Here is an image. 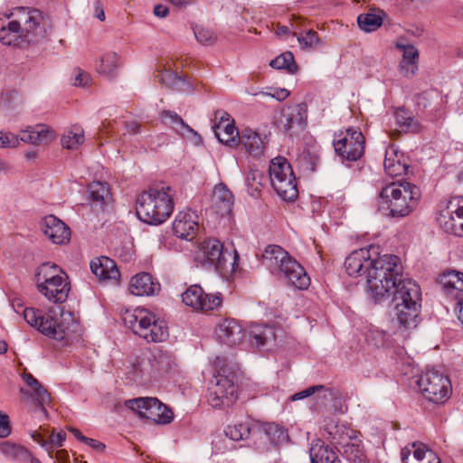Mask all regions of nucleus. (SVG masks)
Masks as SVG:
<instances>
[{
    "label": "nucleus",
    "instance_id": "1",
    "mask_svg": "<svg viewBox=\"0 0 463 463\" xmlns=\"http://www.w3.org/2000/svg\"><path fill=\"white\" fill-rule=\"evenodd\" d=\"M350 277H364L368 291L376 301L389 298L401 276L402 264L394 255H380L374 246L351 252L345 261Z\"/></svg>",
    "mask_w": 463,
    "mask_h": 463
},
{
    "label": "nucleus",
    "instance_id": "2",
    "mask_svg": "<svg viewBox=\"0 0 463 463\" xmlns=\"http://www.w3.org/2000/svg\"><path fill=\"white\" fill-rule=\"evenodd\" d=\"M24 320L43 335L69 345L80 336V325L73 313L62 308H52L45 314L33 307L24 310Z\"/></svg>",
    "mask_w": 463,
    "mask_h": 463
},
{
    "label": "nucleus",
    "instance_id": "3",
    "mask_svg": "<svg viewBox=\"0 0 463 463\" xmlns=\"http://www.w3.org/2000/svg\"><path fill=\"white\" fill-rule=\"evenodd\" d=\"M173 192L170 186L161 185L143 192L137 202L138 218L148 224H161L174 211Z\"/></svg>",
    "mask_w": 463,
    "mask_h": 463
},
{
    "label": "nucleus",
    "instance_id": "4",
    "mask_svg": "<svg viewBox=\"0 0 463 463\" xmlns=\"http://www.w3.org/2000/svg\"><path fill=\"white\" fill-rule=\"evenodd\" d=\"M263 264L275 276H283L287 282L298 289H307L310 279L304 268L280 246H268L262 255Z\"/></svg>",
    "mask_w": 463,
    "mask_h": 463
},
{
    "label": "nucleus",
    "instance_id": "5",
    "mask_svg": "<svg viewBox=\"0 0 463 463\" xmlns=\"http://www.w3.org/2000/svg\"><path fill=\"white\" fill-rule=\"evenodd\" d=\"M122 320L135 335L147 342H163L168 337L165 321L146 308L127 309L122 313Z\"/></svg>",
    "mask_w": 463,
    "mask_h": 463
},
{
    "label": "nucleus",
    "instance_id": "6",
    "mask_svg": "<svg viewBox=\"0 0 463 463\" xmlns=\"http://www.w3.org/2000/svg\"><path fill=\"white\" fill-rule=\"evenodd\" d=\"M38 291L54 303L64 302L71 290L67 274L56 264L46 262L35 272Z\"/></svg>",
    "mask_w": 463,
    "mask_h": 463
},
{
    "label": "nucleus",
    "instance_id": "7",
    "mask_svg": "<svg viewBox=\"0 0 463 463\" xmlns=\"http://www.w3.org/2000/svg\"><path fill=\"white\" fill-rule=\"evenodd\" d=\"M325 430L336 444L341 446L345 457L353 462H363L365 459L360 432L346 423L340 422L335 417L325 420Z\"/></svg>",
    "mask_w": 463,
    "mask_h": 463
},
{
    "label": "nucleus",
    "instance_id": "8",
    "mask_svg": "<svg viewBox=\"0 0 463 463\" xmlns=\"http://www.w3.org/2000/svg\"><path fill=\"white\" fill-rule=\"evenodd\" d=\"M5 18H11L14 31L19 29L22 39L28 43L37 42L44 37L46 30L42 13L30 7H16L3 13Z\"/></svg>",
    "mask_w": 463,
    "mask_h": 463
},
{
    "label": "nucleus",
    "instance_id": "9",
    "mask_svg": "<svg viewBox=\"0 0 463 463\" xmlns=\"http://www.w3.org/2000/svg\"><path fill=\"white\" fill-rule=\"evenodd\" d=\"M420 196V189L410 183H392L381 192V197L392 216L408 215L415 208Z\"/></svg>",
    "mask_w": 463,
    "mask_h": 463
},
{
    "label": "nucleus",
    "instance_id": "10",
    "mask_svg": "<svg viewBox=\"0 0 463 463\" xmlns=\"http://www.w3.org/2000/svg\"><path fill=\"white\" fill-rule=\"evenodd\" d=\"M269 176L272 188L282 200L293 202L298 198L297 180L286 158L278 156L271 160Z\"/></svg>",
    "mask_w": 463,
    "mask_h": 463
},
{
    "label": "nucleus",
    "instance_id": "11",
    "mask_svg": "<svg viewBox=\"0 0 463 463\" xmlns=\"http://www.w3.org/2000/svg\"><path fill=\"white\" fill-rule=\"evenodd\" d=\"M238 398V387L234 375L226 373L225 370L215 374L209 383L206 399L209 405L214 409L231 407Z\"/></svg>",
    "mask_w": 463,
    "mask_h": 463
},
{
    "label": "nucleus",
    "instance_id": "12",
    "mask_svg": "<svg viewBox=\"0 0 463 463\" xmlns=\"http://www.w3.org/2000/svg\"><path fill=\"white\" fill-rule=\"evenodd\" d=\"M417 384L421 395L434 404H444L452 394L449 378L438 371L423 372Z\"/></svg>",
    "mask_w": 463,
    "mask_h": 463
},
{
    "label": "nucleus",
    "instance_id": "13",
    "mask_svg": "<svg viewBox=\"0 0 463 463\" xmlns=\"http://www.w3.org/2000/svg\"><path fill=\"white\" fill-rule=\"evenodd\" d=\"M125 406L137 412L140 418L156 424H168L174 420L173 411L154 397L130 399L125 402Z\"/></svg>",
    "mask_w": 463,
    "mask_h": 463
},
{
    "label": "nucleus",
    "instance_id": "14",
    "mask_svg": "<svg viewBox=\"0 0 463 463\" xmlns=\"http://www.w3.org/2000/svg\"><path fill=\"white\" fill-rule=\"evenodd\" d=\"M334 147L343 159L356 161L364 152V137L361 131L347 128L335 136Z\"/></svg>",
    "mask_w": 463,
    "mask_h": 463
},
{
    "label": "nucleus",
    "instance_id": "15",
    "mask_svg": "<svg viewBox=\"0 0 463 463\" xmlns=\"http://www.w3.org/2000/svg\"><path fill=\"white\" fill-rule=\"evenodd\" d=\"M184 304L195 311L208 312L218 307L222 303L220 294H206L197 285L191 286L182 295Z\"/></svg>",
    "mask_w": 463,
    "mask_h": 463
},
{
    "label": "nucleus",
    "instance_id": "16",
    "mask_svg": "<svg viewBox=\"0 0 463 463\" xmlns=\"http://www.w3.org/2000/svg\"><path fill=\"white\" fill-rule=\"evenodd\" d=\"M227 255L232 257L231 253L223 250L222 244L216 239L209 238L200 243L198 258L218 269L224 268Z\"/></svg>",
    "mask_w": 463,
    "mask_h": 463
},
{
    "label": "nucleus",
    "instance_id": "17",
    "mask_svg": "<svg viewBox=\"0 0 463 463\" xmlns=\"http://www.w3.org/2000/svg\"><path fill=\"white\" fill-rule=\"evenodd\" d=\"M41 229L45 237L57 245L67 244L71 241V229L54 215H47L41 222Z\"/></svg>",
    "mask_w": 463,
    "mask_h": 463
},
{
    "label": "nucleus",
    "instance_id": "18",
    "mask_svg": "<svg viewBox=\"0 0 463 463\" xmlns=\"http://www.w3.org/2000/svg\"><path fill=\"white\" fill-rule=\"evenodd\" d=\"M215 119L218 121L213 126V131L219 141L230 146H238L241 135L231 116L225 111H221L216 113Z\"/></svg>",
    "mask_w": 463,
    "mask_h": 463
},
{
    "label": "nucleus",
    "instance_id": "19",
    "mask_svg": "<svg viewBox=\"0 0 463 463\" xmlns=\"http://www.w3.org/2000/svg\"><path fill=\"white\" fill-rule=\"evenodd\" d=\"M198 229V215L191 210L179 212L173 222L175 235L183 240H193L196 236Z\"/></svg>",
    "mask_w": 463,
    "mask_h": 463
},
{
    "label": "nucleus",
    "instance_id": "20",
    "mask_svg": "<svg viewBox=\"0 0 463 463\" xmlns=\"http://www.w3.org/2000/svg\"><path fill=\"white\" fill-rule=\"evenodd\" d=\"M403 463H441L439 457L424 443L413 442L402 449Z\"/></svg>",
    "mask_w": 463,
    "mask_h": 463
},
{
    "label": "nucleus",
    "instance_id": "21",
    "mask_svg": "<svg viewBox=\"0 0 463 463\" xmlns=\"http://www.w3.org/2000/svg\"><path fill=\"white\" fill-rule=\"evenodd\" d=\"M161 121L174 129L182 137L198 145L202 142L201 137L175 112L164 110L160 114Z\"/></svg>",
    "mask_w": 463,
    "mask_h": 463
},
{
    "label": "nucleus",
    "instance_id": "22",
    "mask_svg": "<svg viewBox=\"0 0 463 463\" xmlns=\"http://www.w3.org/2000/svg\"><path fill=\"white\" fill-rule=\"evenodd\" d=\"M392 294H393V301L395 304L402 303L420 306V287L411 279H401L398 278L396 287L392 290Z\"/></svg>",
    "mask_w": 463,
    "mask_h": 463
},
{
    "label": "nucleus",
    "instance_id": "23",
    "mask_svg": "<svg viewBox=\"0 0 463 463\" xmlns=\"http://www.w3.org/2000/svg\"><path fill=\"white\" fill-rule=\"evenodd\" d=\"M395 47L402 52V58L399 63V72L404 77H411L418 71L419 52L417 48L399 40L395 43Z\"/></svg>",
    "mask_w": 463,
    "mask_h": 463
},
{
    "label": "nucleus",
    "instance_id": "24",
    "mask_svg": "<svg viewBox=\"0 0 463 463\" xmlns=\"http://www.w3.org/2000/svg\"><path fill=\"white\" fill-rule=\"evenodd\" d=\"M56 138V132L48 125L38 124L28 127L21 131L22 142L33 146H44L52 143Z\"/></svg>",
    "mask_w": 463,
    "mask_h": 463
},
{
    "label": "nucleus",
    "instance_id": "25",
    "mask_svg": "<svg viewBox=\"0 0 463 463\" xmlns=\"http://www.w3.org/2000/svg\"><path fill=\"white\" fill-rule=\"evenodd\" d=\"M31 437L47 452L51 458H53L54 451L61 448L66 440V433L63 430L55 432L54 429L51 432L47 430L33 431Z\"/></svg>",
    "mask_w": 463,
    "mask_h": 463
},
{
    "label": "nucleus",
    "instance_id": "26",
    "mask_svg": "<svg viewBox=\"0 0 463 463\" xmlns=\"http://www.w3.org/2000/svg\"><path fill=\"white\" fill-rule=\"evenodd\" d=\"M216 335L221 342L232 346L242 341L243 330L235 319L225 318L218 324Z\"/></svg>",
    "mask_w": 463,
    "mask_h": 463
},
{
    "label": "nucleus",
    "instance_id": "27",
    "mask_svg": "<svg viewBox=\"0 0 463 463\" xmlns=\"http://www.w3.org/2000/svg\"><path fill=\"white\" fill-rule=\"evenodd\" d=\"M233 203V195L225 184L221 183L214 186L211 198V207L215 213L221 216L229 215Z\"/></svg>",
    "mask_w": 463,
    "mask_h": 463
},
{
    "label": "nucleus",
    "instance_id": "28",
    "mask_svg": "<svg viewBox=\"0 0 463 463\" xmlns=\"http://www.w3.org/2000/svg\"><path fill=\"white\" fill-rule=\"evenodd\" d=\"M129 291L138 297L154 296L160 291V284L150 274L141 272L131 278Z\"/></svg>",
    "mask_w": 463,
    "mask_h": 463
},
{
    "label": "nucleus",
    "instance_id": "29",
    "mask_svg": "<svg viewBox=\"0 0 463 463\" xmlns=\"http://www.w3.org/2000/svg\"><path fill=\"white\" fill-rule=\"evenodd\" d=\"M445 294L458 301L463 300V273L457 270H448L439 277Z\"/></svg>",
    "mask_w": 463,
    "mask_h": 463
},
{
    "label": "nucleus",
    "instance_id": "30",
    "mask_svg": "<svg viewBox=\"0 0 463 463\" xmlns=\"http://www.w3.org/2000/svg\"><path fill=\"white\" fill-rule=\"evenodd\" d=\"M88 199L92 208L103 210L112 201V194L107 183L94 181L88 185Z\"/></svg>",
    "mask_w": 463,
    "mask_h": 463
},
{
    "label": "nucleus",
    "instance_id": "31",
    "mask_svg": "<svg viewBox=\"0 0 463 463\" xmlns=\"http://www.w3.org/2000/svg\"><path fill=\"white\" fill-rule=\"evenodd\" d=\"M90 269L92 273L102 281L111 280L118 282L120 277L115 261L105 256L92 260L90 262Z\"/></svg>",
    "mask_w": 463,
    "mask_h": 463
},
{
    "label": "nucleus",
    "instance_id": "32",
    "mask_svg": "<svg viewBox=\"0 0 463 463\" xmlns=\"http://www.w3.org/2000/svg\"><path fill=\"white\" fill-rule=\"evenodd\" d=\"M383 165L386 174L390 176H400L407 169L402 152L394 146H390L386 149Z\"/></svg>",
    "mask_w": 463,
    "mask_h": 463
},
{
    "label": "nucleus",
    "instance_id": "33",
    "mask_svg": "<svg viewBox=\"0 0 463 463\" xmlns=\"http://www.w3.org/2000/svg\"><path fill=\"white\" fill-rule=\"evenodd\" d=\"M239 143H241L246 152L253 157H260L264 154L266 143L252 128H246L241 131Z\"/></svg>",
    "mask_w": 463,
    "mask_h": 463
},
{
    "label": "nucleus",
    "instance_id": "34",
    "mask_svg": "<svg viewBox=\"0 0 463 463\" xmlns=\"http://www.w3.org/2000/svg\"><path fill=\"white\" fill-rule=\"evenodd\" d=\"M449 213H456L458 224L452 223V220L445 215L443 219V225L445 226V232L450 233L458 237H463V197L453 196L451 203L449 205Z\"/></svg>",
    "mask_w": 463,
    "mask_h": 463
},
{
    "label": "nucleus",
    "instance_id": "35",
    "mask_svg": "<svg viewBox=\"0 0 463 463\" xmlns=\"http://www.w3.org/2000/svg\"><path fill=\"white\" fill-rule=\"evenodd\" d=\"M307 118V110L303 104H297L282 113L281 124L286 130L294 127H302Z\"/></svg>",
    "mask_w": 463,
    "mask_h": 463
},
{
    "label": "nucleus",
    "instance_id": "36",
    "mask_svg": "<svg viewBox=\"0 0 463 463\" xmlns=\"http://www.w3.org/2000/svg\"><path fill=\"white\" fill-rule=\"evenodd\" d=\"M84 142V129L80 125H72L65 128L61 137L62 147L69 150H77Z\"/></svg>",
    "mask_w": 463,
    "mask_h": 463
},
{
    "label": "nucleus",
    "instance_id": "37",
    "mask_svg": "<svg viewBox=\"0 0 463 463\" xmlns=\"http://www.w3.org/2000/svg\"><path fill=\"white\" fill-rule=\"evenodd\" d=\"M420 306L398 303L394 307V314L398 322L404 328L416 326V319L419 316Z\"/></svg>",
    "mask_w": 463,
    "mask_h": 463
},
{
    "label": "nucleus",
    "instance_id": "38",
    "mask_svg": "<svg viewBox=\"0 0 463 463\" xmlns=\"http://www.w3.org/2000/svg\"><path fill=\"white\" fill-rule=\"evenodd\" d=\"M310 458L312 463H341L336 453L320 440L312 445Z\"/></svg>",
    "mask_w": 463,
    "mask_h": 463
},
{
    "label": "nucleus",
    "instance_id": "39",
    "mask_svg": "<svg viewBox=\"0 0 463 463\" xmlns=\"http://www.w3.org/2000/svg\"><path fill=\"white\" fill-rule=\"evenodd\" d=\"M119 56L115 52H107L101 55L97 65V71L109 79L114 78L119 67Z\"/></svg>",
    "mask_w": 463,
    "mask_h": 463
},
{
    "label": "nucleus",
    "instance_id": "40",
    "mask_svg": "<svg viewBox=\"0 0 463 463\" xmlns=\"http://www.w3.org/2000/svg\"><path fill=\"white\" fill-rule=\"evenodd\" d=\"M23 380L32 389V395L38 401L40 405H43L50 401V395L46 389L31 373H24Z\"/></svg>",
    "mask_w": 463,
    "mask_h": 463
},
{
    "label": "nucleus",
    "instance_id": "41",
    "mask_svg": "<svg viewBox=\"0 0 463 463\" xmlns=\"http://www.w3.org/2000/svg\"><path fill=\"white\" fill-rule=\"evenodd\" d=\"M359 27L366 32L371 33L377 30L383 24V15L380 12H370L361 14L357 17Z\"/></svg>",
    "mask_w": 463,
    "mask_h": 463
},
{
    "label": "nucleus",
    "instance_id": "42",
    "mask_svg": "<svg viewBox=\"0 0 463 463\" xmlns=\"http://www.w3.org/2000/svg\"><path fill=\"white\" fill-rule=\"evenodd\" d=\"M269 65L276 70H286L288 73H295L298 66L295 62L294 56L290 52H286L276 57L269 62Z\"/></svg>",
    "mask_w": 463,
    "mask_h": 463
},
{
    "label": "nucleus",
    "instance_id": "43",
    "mask_svg": "<svg viewBox=\"0 0 463 463\" xmlns=\"http://www.w3.org/2000/svg\"><path fill=\"white\" fill-rule=\"evenodd\" d=\"M225 435L235 441L247 439L250 433V428L248 422H238L228 425L224 430Z\"/></svg>",
    "mask_w": 463,
    "mask_h": 463
},
{
    "label": "nucleus",
    "instance_id": "44",
    "mask_svg": "<svg viewBox=\"0 0 463 463\" xmlns=\"http://www.w3.org/2000/svg\"><path fill=\"white\" fill-rule=\"evenodd\" d=\"M264 175L258 169H250L246 175L248 192L254 196L259 194L263 186Z\"/></svg>",
    "mask_w": 463,
    "mask_h": 463
},
{
    "label": "nucleus",
    "instance_id": "45",
    "mask_svg": "<svg viewBox=\"0 0 463 463\" xmlns=\"http://www.w3.org/2000/svg\"><path fill=\"white\" fill-rule=\"evenodd\" d=\"M317 392H319V397L323 399H327L329 396H334V391L332 389H327L324 385H315L307 388L301 392H298L291 396V401H298L305 398H307Z\"/></svg>",
    "mask_w": 463,
    "mask_h": 463
},
{
    "label": "nucleus",
    "instance_id": "46",
    "mask_svg": "<svg viewBox=\"0 0 463 463\" xmlns=\"http://www.w3.org/2000/svg\"><path fill=\"white\" fill-rule=\"evenodd\" d=\"M3 18H5V17L2 15V17H0V21H2ZM5 19L8 20L7 24H0V41L4 44L10 45V44L15 43V42L19 38L22 39V34L18 28L15 31H14L12 29L11 18H5Z\"/></svg>",
    "mask_w": 463,
    "mask_h": 463
},
{
    "label": "nucleus",
    "instance_id": "47",
    "mask_svg": "<svg viewBox=\"0 0 463 463\" xmlns=\"http://www.w3.org/2000/svg\"><path fill=\"white\" fill-rule=\"evenodd\" d=\"M262 430L272 443H279L287 438L286 430L274 422L265 423Z\"/></svg>",
    "mask_w": 463,
    "mask_h": 463
},
{
    "label": "nucleus",
    "instance_id": "48",
    "mask_svg": "<svg viewBox=\"0 0 463 463\" xmlns=\"http://www.w3.org/2000/svg\"><path fill=\"white\" fill-rule=\"evenodd\" d=\"M292 35L297 36L298 42L302 49H312L319 44L318 35L313 30H307L305 33L299 35L293 33Z\"/></svg>",
    "mask_w": 463,
    "mask_h": 463
},
{
    "label": "nucleus",
    "instance_id": "49",
    "mask_svg": "<svg viewBox=\"0 0 463 463\" xmlns=\"http://www.w3.org/2000/svg\"><path fill=\"white\" fill-rule=\"evenodd\" d=\"M451 203V197L444 202H441L439 204V215L437 217L438 223L439 227L445 232V226L443 225V218L445 215H448L452 221V223L458 224V217H456V213L449 212V205Z\"/></svg>",
    "mask_w": 463,
    "mask_h": 463
},
{
    "label": "nucleus",
    "instance_id": "50",
    "mask_svg": "<svg viewBox=\"0 0 463 463\" xmlns=\"http://www.w3.org/2000/svg\"><path fill=\"white\" fill-rule=\"evenodd\" d=\"M22 140L20 136L11 132L0 131V147L15 148L18 147Z\"/></svg>",
    "mask_w": 463,
    "mask_h": 463
},
{
    "label": "nucleus",
    "instance_id": "51",
    "mask_svg": "<svg viewBox=\"0 0 463 463\" xmlns=\"http://www.w3.org/2000/svg\"><path fill=\"white\" fill-rule=\"evenodd\" d=\"M194 35L197 41L203 44H212L216 40L215 33L212 30L203 27H197Z\"/></svg>",
    "mask_w": 463,
    "mask_h": 463
},
{
    "label": "nucleus",
    "instance_id": "52",
    "mask_svg": "<svg viewBox=\"0 0 463 463\" xmlns=\"http://www.w3.org/2000/svg\"><path fill=\"white\" fill-rule=\"evenodd\" d=\"M395 118L397 125H399L402 128H410L413 126L412 116L404 109H398L395 111Z\"/></svg>",
    "mask_w": 463,
    "mask_h": 463
},
{
    "label": "nucleus",
    "instance_id": "53",
    "mask_svg": "<svg viewBox=\"0 0 463 463\" xmlns=\"http://www.w3.org/2000/svg\"><path fill=\"white\" fill-rule=\"evenodd\" d=\"M73 85L77 87H87L90 85L92 80L90 75L88 72L83 71L79 68L73 71Z\"/></svg>",
    "mask_w": 463,
    "mask_h": 463
},
{
    "label": "nucleus",
    "instance_id": "54",
    "mask_svg": "<svg viewBox=\"0 0 463 463\" xmlns=\"http://www.w3.org/2000/svg\"><path fill=\"white\" fill-rule=\"evenodd\" d=\"M151 371V364L149 361L141 360L133 364V373L136 377H142L149 374Z\"/></svg>",
    "mask_w": 463,
    "mask_h": 463
},
{
    "label": "nucleus",
    "instance_id": "55",
    "mask_svg": "<svg viewBox=\"0 0 463 463\" xmlns=\"http://www.w3.org/2000/svg\"><path fill=\"white\" fill-rule=\"evenodd\" d=\"M11 432L9 417L0 411V438L7 437Z\"/></svg>",
    "mask_w": 463,
    "mask_h": 463
},
{
    "label": "nucleus",
    "instance_id": "56",
    "mask_svg": "<svg viewBox=\"0 0 463 463\" xmlns=\"http://www.w3.org/2000/svg\"><path fill=\"white\" fill-rule=\"evenodd\" d=\"M260 94L281 101L289 96V91L286 89H273L269 92H261Z\"/></svg>",
    "mask_w": 463,
    "mask_h": 463
},
{
    "label": "nucleus",
    "instance_id": "57",
    "mask_svg": "<svg viewBox=\"0 0 463 463\" xmlns=\"http://www.w3.org/2000/svg\"><path fill=\"white\" fill-rule=\"evenodd\" d=\"M69 458L68 451L62 449L55 450V455H53V458H55L57 463H70Z\"/></svg>",
    "mask_w": 463,
    "mask_h": 463
},
{
    "label": "nucleus",
    "instance_id": "58",
    "mask_svg": "<svg viewBox=\"0 0 463 463\" xmlns=\"http://www.w3.org/2000/svg\"><path fill=\"white\" fill-rule=\"evenodd\" d=\"M83 443H85L86 445H88L89 447H90L91 449H95V450H98V451H101L105 449V445L99 441H98L97 439H90V438H85Z\"/></svg>",
    "mask_w": 463,
    "mask_h": 463
},
{
    "label": "nucleus",
    "instance_id": "59",
    "mask_svg": "<svg viewBox=\"0 0 463 463\" xmlns=\"http://www.w3.org/2000/svg\"><path fill=\"white\" fill-rule=\"evenodd\" d=\"M169 13V8L164 5H156L154 8V14L159 18H165Z\"/></svg>",
    "mask_w": 463,
    "mask_h": 463
},
{
    "label": "nucleus",
    "instance_id": "60",
    "mask_svg": "<svg viewBox=\"0 0 463 463\" xmlns=\"http://www.w3.org/2000/svg\"><path fill=\"white\" fill-rule=\"evenodd\" d=\"M125 128L129 134H137L139 132L141 125L137 121L132 120L126 122Z\"/></svg>",
    "mask_w": 463,
    "mask_h": 463
},
{
    "label": "nucleus",
    "instance_id": "61",
    "mask_svg": "<svg viewBox=\"0 0 463 463\" xmlns=\"http://www.w3.org/2000/svg\"><path fill=\"white\" fill-rule=\"evenodd\" d=\"M161 80L165 83V84H168L169 81H180L179 79H177L174 74L173 72H171L170 71H165L162 75H161Z\"/></svg>",
    "mask_w": 463,
    "mask_h": 463
},
{
    "label": "nucleus",
    "instance_id": "62",
    "mask_svg": "<svg viewBox=\"0 0 463 463\" xmlns=\"http://www.w3.org/2000/svg\"><path fill=\"white\" fill-rule=\"evenodd\" d=\"M18 448H16L14 445L13 444H9V443H4L2 444L1 446V450L3 453H5V454H10V453H13L14 451H15Z\"/></svg>",
    "mask_w": 463,
    "mask_h": 463
},
{
    "label": "nucleus",
    "instance_id": "63",
    "mask_svg": "<svg viewBox=\"0 0 463 463\" xmlns=\"http://www.w3.org/2000/svg\"><path fill=\"white\" fill-rule=\"evenodd\" d=\"M276 34L278 36H283V35H288L290 33V30L288 29V26H285V25H278L277 28H276V31H275Z\"/></svg>",
    "mask_w": 463,
    "mask_h": 463
},
{
    "label": "nucleus",
    "instance_id": "64",
    "mask_svg": "<svg viewBox=\"0 0 463 463\" xmlns=\"http://www.w3.org/2000/svg\"><path fill=\"white\" fill-rule=\"evenodd\" d=\"M456 312L458 315V319L463 325V300L458 301L457 307H456Z\"/></svg>",
    "mask_w": 463,
    "mask_h": 463
}]
</instances>
